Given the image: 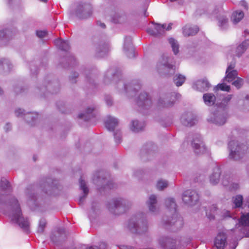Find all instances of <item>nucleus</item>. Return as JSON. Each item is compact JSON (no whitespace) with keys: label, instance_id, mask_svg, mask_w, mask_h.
I'll use <instances>...</instances> for the list:
<instances>
[{"label":"nucleus","instance_id":"f257e3e1","mask_svg":"<svg viewBox=\"0 0 249 249\" xmlns=\"http://www.w3.org/2000/svg\"><path fill=\"white\" fill-rule=\"evenodd\" d=\"M10 192L11 187L9 182L5 178H2L0 181V204L4 205V213L13 223L18 224L23 230L28 231L29 220L23 217L18 200L15 196H7Z\"/></svg>","mask_w":249,"mask_h":249},{"label":"nucleus","instance_id":"f03ea898","mask_svg":"<svg viewBox=\"0 0 249 249\" xmlns=\"http://www.w3.org/2000/svg\"><path fill=\"white\" fill-rule=\"evenodd\" d=\"M175 63V62L172 56L168 54H163L157 64V70L161 75L170 76L175 73L176 71Z\"/></svg>","mask_w":249,"mask_h":249},{"label":"nucleus","instance_id":"7ed1b4c3","mask_svg":"<svg viewBox=\"0 0 249 249\" xmlns=\"http://www.w3.org/2000/svg\"><path fill=\"white\" fill-rule=\"evenodd\" d=\"M228 148L229 158L237 160L242 158L247 152H249V144L248 146L241 145L236 141H231L228 144Z\"/></svg>","mask_w":249,"mask_h":249},{"label":"nucleus","instance_id":"20e7f679","mask_svg":"<svg viewBox=\"0 0 249 249\" xmlns=\"http://www.w3.org/2000/svg\"><path fill=\"white\" fill-rule=\"evenodd\" d=\"M127 228L132 232L140 234L147 231V224L142 217L135 216L128 221Z\"/></svg>","mask_w":249,"mask_h":249},{"label":"nucleus","instance_id":"39448f33","mask_svg":"<svg viewBox=\"0 0 249 249\" xmlns=\"http://www.w3.org/2000/svg\"><path fill=\"white\" fill-rule=\"evenodd\" d=\"M227 117L228 114L225 110L217 107V110L211 113L208 121L216 125H221L226 123Z\"/></svg>","mask_w":249,"mask_h":249},{"label":"nucleus","instance_id":"423d86ee","mask_svg":"<svg viewBox=\"0 0 249 249\" xmlns=\"http://www.w3.org/2000/svg\"><path fill=\"white\" fill-rule=\"evenodd\" d=\"M93 12V7L89 2H80L78 3L76 10V15L80 19L89 18Z\"/></svg>","mask_w":249,"mask_h":249},{"label":"nucleus","instance_id":"0eeeda50","mask_svg":"<svg viewBox=\"0 0 249 249\" xmlns=\"http://www.w3.org/2000/svg\"><path fill=\"white\" fill-rule=\"evenodd\" d=\"M125 201L122 198L113 199L108 204V210L114 214H120L125 210Z\"/></svg>","mask_w":249,"mask_h":249},{"label":"nucleus","instance_id":"6e6552de","mask_svg":"<svg viewBox=\"0 0 249 249\" xmlns=\"http://www.w3.org/2000/svg\"><path fill=\"white\" fill-rule=\"evenodd\" d=\"M67 237V233L63 227H55L50 235L51 241L56 245L64 241Z\"/></svg>","mask_w":249,"mask_h":249},{"label":"nucleus","instance_id":"1a4fd4ad","mask_svg":"<svg viewBox=\"0 0 249 249\" xmlns=\"http://www.w3.org/2000/svg\"><path fill=\"white\" fill-rule=\"evenodd\" d=\"M154 26L153 29L149 28L147 32L151 35L159 36L164 34L165 31H169L172 28V23H169L167 25L166 24H160L152 22Z\"/></svg>","mask_w":249,"mask_h":249},{"label":"nucleus","instance_id":"9d476101","mask_svg":"<svg viewBox=\"0 0 249 249\" xmlns=\"http://www.w3.org/2000/svg\"><path fill=\"white\" fill-rule=\"evenodd\" d=\"M192 145L195 152L197 155L203 154L208 152L207 148L201 140V136L198 134L194 136L192 142Z\"/></svg>","mask_w":249,"mask_h":249},{"label":"nucleus","instance_id":"9b49d317","mask_svg":"<svg viewBox=\"0 0 249 249\" xmlns=\"http://www.w3.org/2000/svg\"><path fill=\"white\" fill-rule=\"evenodd\" d=\"M182 198L186 204L193 206L198 201L199 196L196 191L188 190L183 193Z\"/></svg>","mask_w":249,"mask_h":249},{"label":"nucleus","instance_id":"f8f14e48","mask_svg":"<svg viewBox=\"0 0 249 249\" xmlns=\"http://www.w3.org/2000/svg\"><path fill=\"white\" fill-rule=\"evenodd\" d=\"M138 106L143 109H147L152 105V101L148 94L145 92H141L137 99Z\"/></svg>","mask_w":249,"mask_h":249},{"label":"nucleus","instance_id":"ddd939ff","mask_svg":"<svg viewBox=\"0 0 249 249\" xmlns=\"http://www.w3.org/2000/svg\"><path fill=\"white\" fill-rule=\"evenodd\" d=\"M180 121L183 125L186 126H192L197 121L196 117L192 112H186L183 114Z\"/></svg>","mask_w":249,"mask_h":249},{"label":"nucleus","instance_id":"4468645a","mask_svg":"<svg viewBox=\"0 0 249 249\" xmlns=\"http://www.w3.org/2000/svg\"><path fill=\"white\" fill-rule=\"evenodd\" d=\"M235 62L232 61L228 65L226 71V76L224 77V80L229 82L233 81L237 76L238 72L236 70L234 69Z\"/></svg>","mask_w":249,"mask_h":249},{"label":"nucleus","instance_id":"2eb2a0df","mask_svg":"<svg viewBox=\"0 0 249 249\" xmlns=\"http://www.w3.org/2000/svg\"><path fill=\"white\" fill-rule=\"evenodd\" d=\"M159 243L164 249H175L176 248V240L169 236L160 237Z\"/></svg>","mask_w":249,"mask_h":249},{"label":"nucleus","instance_id":"dca6fc26","mask_svg":"<svg viewBox=\"0 0 249 249\" xmlns=\"http://www.w3.org/2000/svg\"><path fill=\"white\" fill-rule=\"evenodd\" d=\"M221 175L220 167L217 165H215L213 168L212 173L209 177L210 183L213 185L217 184L219 182Z\"/></svg>","mask_w":249,"mask_h":249},{"label":"nucleus","instance_id":"f3484780","mask_svg":"<svg viewBox=\"0 0 249 249\" xmlns=\"http://www.w3.org/2000/svg\"><path fill=\"white\" fill-rule=\"evenodd\" d=\"M124 51L129 58L134 57V53L132 46V38L130 36L125 37L124 44Z\"/></svg>","mask_w":249,"mask_h":249},{"label":"nucleus","instance_id":"a211bd4d","mask_svg":"<svg viewBox=\"0 0 249 249\" xmlns=\"http://www.w3.org/2000/svg\"><path fill=\"white\" fill-rule=\"evenodd\" d=\"M214 247L216 249H224L227 245V236L224 232H219L215 238Z\"/></svg>","mask_w":249,"mask_h":249},{"label":"nucleus","instance_id":"6ab92c4d","mask_svg":"<svg viewBox=\"0 0 249 249\" xmlns=\"http://www.w3.org/2000/svg\"><path fill=\"white\" fill-rule=\"evenodd\" d=\"M119 84H123L124 90L126 93L131 92L132 96L135 95L139 89H140L141 86L138 82H132L128 84H124L123 82H120Z\"/></svg>","mask_w":249,"mask_h":249},{"label":"nucleus","instance_id":"aec40b11","mask_svg":"<svg viewBox=\"0 0 249 249\" xmlns=\"http://www.w3.org/2000/svg\"><path fill=\"white\" fill-rule=\"evenodd\" d=\"M24 110L21 108L17 109L15 110V114L17 116H22V115L25 116V119L28 123L33 125L34 122L36 120L37 117V114L36 113H29L26 114L24 113Z\"/></svg>","mask_w":249,"mask_h":249},{"label":"nucleus","instance_id":"412c9836","mask_svg":"<svg viewBox=\"0 0 249 249\" xmlns=\"http://www.w3.org/2000/svg\"><path fill=\"white\" fill-rule=\"evenodd\" d=\"M211 86V84L206 79H202L196 81L193 87L195 89L203 92L208 90Z\"/></svg>","mask_w":249,"mask_h":249},{"label":"nucleus","instance_id":"4be33fe9","mask_svg":"<svg viewBox=\"0 0 249 249\" xmlns=\"http://www.w3.org/2000/svg\"><path fill=\"white\" fill-rule=\"evenodd\" d=\"M199 28L197 26L186 25L182 28V33L184 36L195 35L198 31Z\"/></svg>","mask_w":249,"mask_h":249},{"label":"nucleus","instance_id":"5701e85b","mask_svg":"<svg viewBox=\"0 0 249 249\" xmlns=\"http://www.w3.org/2000/svg\"><path fill=\"white\" fill-rule=\"evenodd\" d=\"M118 124L117 119L110 116H107L105 121L106 127L109 131L113 130Z\"/></svg>","mask_w":249,"mask_h":249},{"label":"nucleus","instance_id":"b1692460","mask_svg":"<svg viewBox=\"0 0 249 249\" xmlns=\"http://www.w3.org/2000/svg\"><path fill=\"white\" fill-rule=\"evenodd\" d=\"M145 125L144 122L133 120L131 122L130 129L134 132H138L142 130Z\"/></svg>","mask_w":249,"mask_h":249},{"label":"nucleus","instance_id":"393cba45","mask_svg":"<svg viewBox=\"0 0 249 249\" xmlns=\"http://www.w3.org/2000/svg\"><path fill=\"white\" fill-rule=\"evenodd\" d=\"M94 109V107H88L86 108V110L84 113H80L78 117L79 119H84L87 121L90 119V118L93 117V111Z\"/></svg>","mask_w":249,"mask_h":249},{"label":"nucleus","instance_id":"a878e982","mask_svg":"<svg viewBox=\"0 0 249 249\" xmlns=\"http://www.w3.org/2000/svg\"><path fill=\"white\" fill-rule=\"evenodd\" d=\"M239 98L238 105L243 106L242 109H249V94L242 95Z\"/></svg>","mask_w":249,"mask_h":249},{"label":"nucleus","instance_id":"bb28decb","mask_svg":"<svg viewBox=\"0 0 249 249\" xmlns=\"http://www.w3.org/2000/svg\"><path fill=\"white\" fill-rule=\"evenodd\" d=\"M174 100H169L167 97L160 98L158 102V106L160 107H169L174 104Z\"/></svg>","mask_w":249,"mask_h":249},{"label":"nucleus","instance_id":"cd10ccee","mask_svg":"<svg viewBox=\"0 0 249 249\" xmlns=\"http://www.w3.org/2000/svg\"><path fill=\"white\" fill-rule=\"evenodd\" d=\"M203 98L205 104L209 106L214 105L216 100L215 96L213 93H210L204 94Z\"/></svg>","mask_w":249,"mask_h":249},{"label":"nucleus","instance_id":"c85d7f7f","mask_svg":"<svg viewBox=\"0 0 249 249\" xmlns=\"http://www.w3.org/2000/svg\"><path fill=\"white\" fill-rule=\"evenodd\" d=\"M157 204V197L154 195H151L148 201H147V205L148 207L149 210L151 212H154L156 210V205Z\"/></svg>","mask_w":249,"mask_h":249},{"label":"nucleus","instance_id":"c756f323","mask_svg":"<svg viewBox=\"0 0 249 249\" xmlns=\"http://www.w3.org/2000/svg\"><path fill=\"white\" fill-rule=\"evenodd\" d=\"M54 43L61 50L67 51L70 49L69 43L67 40L58 39L54 41Z\"/></svg>","mask_w":249,"mask_h":249},{"label":"nucleus","instance_id":"7c9ffc66","mask_svg":"<svg viewBox=\"0 0 249 249\" xmlns=\"http://www.w3.org/2000/svg\"><path fill=\"white\" fill-rule=\"evenodd\" d=\"M12 69V66L8 59L3 58L0 60V71L8 72Z\"/></svg>","mask_w":249,"mask_h":249},{"label":"nucleus","instance_id":"2f4dec72","mask_svg":"<svg viewBox=\"0 0 249 249\" xmlns=\"http://www.w3.org/2000/svg\"><path fill=\"white\" fill-rule=\"evenodd\" d=\"M218 26L222 30L226 29L228 25V18L226 16L220 15L217 18Z\"/></svg>","mask_w":249,"mask_h":249},{"label":"nucleus","instance_id":"473e14b6","mask_svg":"<svg viewBox=\"0 0 249 249\" xmlns=\"http://www.w3.org/2000/svg\"><path fill=\"white\" fill-rule=\"evenodd\" d=\"M183 224V223L182 217L178 216L177 214H174L171 222V224L178 229L182 226Z\"/></svg>","mask_w":249,"mask_h":249},{"label":"nucleus","instance_id":"72a5a7b5","mask_svg":"<svg viewBox=\"0 0 249 249\" xmlns=\"http://www.w3.org/2000/svg\"><path fill=\"white\" fill-rule=\"evenodd\" d=\"M79 183L80 188L83 191L84 194V195L83 196H81L79 198V203H82L83 202L86 196L88 195L89 193V189L86 186L85 181L84 180H83L81 178H80Z\"/></svg>","mask_w":249,"mask_h":249},{"label":"nucleus","instance_id":"f704fd0d","mask_svg":"<svg viewBox=\"0 0 249 249\" xmlns=\"http://www.w3.org/2000/svg\"><path fill=\"white\" fill-rule=\"evenodd\" d=\"M249 45V40H247L240 44L236 49V55L240 56L247 49Z\"/></svg>","mask_w":249,"mask_h":249},{"label":"nucleus","instance_id":"c9c22d12","mask_svg":"<svg viewBox=\"0 0 249 249\" xmlns=\"http://www.w3.org/2000/svg\"><path fill=\"white\" fill-rule=\"evenodd\" d=\"M166 207L172 213H175L177 209V205L175 200L172 198H168L165 200Z\"/></svg>","mask_w":249,"mask_h":249},{"label":"nucleus","instance_id":"e433bc0d","mask_svg":"<svg viewBox=\"0 0 249 249\" xmlns=\"http://www.w3.org/2000/svg\"><path fill=\"white\" fill-rule=\"evenodd\" d=\"M221 179L223 185L226 187H228L233 180L230 174L225 173L222 174Z\"/></svg>","mask_w":249,"mask_h":249},{"label":"nucleus","instance_id":"4c0bfd02","mask_svg":"<svg viewBox=\"0 0 249 249\" xmlns=\"http://www.w3.org/2000/svg\"><path fill=\"white\" fill-rule=\"evenodd\" d=\"M103 175V171H98L94 175L93 178V182L94 184H97L98 186L100 185V183L102 184L105 182L104 178H101L100 176Z\"/></svg>","mask_w":249,"mask_h":249},{"label":"nucleus","instance_id":"58836bf2","mask_svg":"<svg viewBox=\"0 0 249 249\" xmlns=\"http://www.w3.org/2000/svg\"><path fill=\"white\" fill-rule=\"evenodd\" d=\"M244 14L241 11H237L232 13L231 19L233 23L236 24L239 22L244 17Z\"/></svg>","mask_w":249,"mask_h":249},{"label":"nucleus","instance_id":"ea45409f","mask_svg":"<svg viewBox=\"0 0 249 249\" xmlns=\"http://www.w3.org/2000/svg\"><path fill=\"white\" fill-rule=\"evenodd\" d=\"M185 79V76L180 74H176L173 78L174 82L178 87L181 86L184 82Z\"/></svg>","mask_w":249,"mask_h":249},{"label":"nucleus","instance_id":"a19ab883","mask_svg":"<svg viewBox=\"0 0 249 249\" xmlns=\"http://www.w3.org/2000/svg\"><path fill=\"white\" fill-rule=\"evenodd\" d=\"M109 44L108 43H103L99 45L98 47L97 48V51L99 53V55L103 56V55L100 54L103 53L104 54L106 53L109 50Z\"/></svg>","mask_w":249,"mask_h":249},{"label":"nucleus","instance_id":"79ce46f5","mask_svg":"<svg viewBox=\"0 0 249 249\" xmlns=\"http://www.w3.org/2000/svg\"><path fill=\"white\" fill-rule=\"evenodd\" d=\"M234 208H240L243 204V197L242 195H238L232 197Z\"/></svg>","mask_w":249,"mask_h":249},{"label":"nucleus","instance_id":"37998d69","mask_svg":"<svg viewBox=\"0 0 249 249\" xmlns=\"http://www.w3.org/2000/svg\"><path fill=\"white\" fill-rule=\"evenodd\" d=\"M119 75L120 73L118 71L114 72L113 70L110 69L107 71L105 75V82L107 83V79H109L110 78H112L114 80H115L116 77H118L119 76Z\"/></svg>","mask_w":249,"mask_h":249},{"label":"nucleus","instance_id":"c03bdc74","mask_svg":"<svg viewBox=\"0 0 249 249\" xmlns=\"http://www.w3.org/2000/svg\"><path fill=\"white\" fill-rule=\"evenodd\" d=\"M47 225V222L45 218H41L38 224V227L37 228V232L39 234H42L43 233L45 228H46Z\"/></svg>","mask_w":249,"mask_h":249},{"label":"nucleus","instance_id":"a18cd8bd","mask_svg":"<svg viewBox=\"0 0 249 249\" xmlns=\"http://www.w3.org/2000/svg\"><path fill=\"white\" fill-rule=\"evenodd\" d=\"M232 98V95H228L222 98V101L217 106L218 108L224 109Z\"/></svg>","mask_w":249,"mask_h":249},{"label":"nucleus","instance_id":"49530a36","mask_svg":"<svg viewBox=\"0 0 249 249\" xmlns=\"http://www.w3.org/2000/svg\"><path fill=\"white\" fill-rule=\"evenodd\" d=\"M169 42L174 54H177L179 52V45L178 41L173 38H170L169 39Z\"/></svg>","mask_w":249,"mask_h":249},{"label":"nucleus","instance_id":"de8ad7c7","mask_svg":"<svg viewBox=\"0 0 249 249\" xmlns=\"http://www.w3.org/2000/svg\"><path fill=\"white\" fill-rule=\"evenodd\" d=\"M219 89L222 91H229L230 90V87L224 83L218 84L214 88L213 90L215 92H216Z\"/></svg>","mask_w":249,"mask_h":249},{"label":"nucleus","instance_id":"09e8293b","mask_svg":"<svg viewBox=\"0 0 249 249\" xmlns=\"http://www.w3.org/2000/svg\"><path fill=\"white\" fill-rule=\"evenodd\" d=\"M239 222L243 226H249V213L246 215H243Z\"/></svg>","mask_w":249,"mask_h":249},{"label":"nucleus","instance_id":"8fccbe9b","mask_svg":"<svg viewBox=\"0 0 249 249\" xmlns=\"http://www.w3.org/2000/svg\"><path fill=\"white\" fill-rule=\"evenodd\" d=\"M168 186V182L166 180L160 179L158 180L157 184V187L158 189L162 190L166 188Z\"/></svg>","mask_w":249,"mask_h":249},{"label":"nucleus","instance_id":"3c124183","mask_svg":"<svg viewBox=\"0 0 249 249\" xmlns=\"http://www.w3.org/2000/svg\"><path fill=\"white\" fill-rule=\"evenodd\" d=\"M216 207L215 205H213L211 207V209L210 210V213L208 212V210H206V215L210 219H213L214 217V213L215 211H216Z\"/></svg>","mask_w":249,"mask_h":249},{"label":"nucleus","instance_id":"603ef678","mask_svg":"<svg viewBox=\"0 0 249 249\" xmlns=\"http://www.w3.org/2000/svg\"><path fill=\"white\" fill-rule=\"evenodd\" d=\"M243 79L240 77H237L236 80L234 81L232 84L237 89L241 88L243 84Z\"/></svg>","mask_w":249,"mask_h":249},{"label":"nucleus","instance_id":"864d4df0","mask_svg":"<svg viewBox=\"0 0 249 249\" xmlns=\"http://www.w3.org/2000/svg\"><path fill=\"white\" fill-rule=\"evenodd\" d=\"M12 32L9 30H5L0 31V39H3V38H7L9 36H11Z\"/></svg>","mask_w":249,"mask_h":249},{"label":"nucleus","instance_id":"5fc2aeb1","mask_svg":"<svg viewBox=\"0 0 249 249\" xmlns=\"http://www.w3.org/2000/svg\"><path fill=\"white\" fill-rule=\"evenodd\" d=\"M107 247V245L105 243H101L99 246H90L87 247L85 249H105Z\"/></svg>","mask_w":249,"mask_h":249},{"label":"nucleus","instance_id":"6e6d98bb","mask_svg":"<svg viewBox=\"0 0 249 249\" xmlns=\"http://www.w3.org/2000/svg\"><path fill=\"white\" fill-rule=\"evenodd\" d=\"M228 187L231 190H236L239 188V186L238 183L232 181Z\"/></svg>","mask_w":249,"mask_h":249},{"label":"nucleus","instance_id":"4d7b16f0","mask_svg":"<svg viewBox=\"0 0 249 249\" xmlns=\"http://www.w3.org/2000/svg\"><path fill=\"white\" fill-rule=\"evenodd\" d=\"M115 142L117 143H120L121 142V135L119 132H116L114 134Z\"/></svg>","mask_w":249,"mask_h":249},{"label":"nucleus","instance_id":"13d9d810","mask_svg":"<svg viewBox=\"0 0 249 249\" xmlns=\"http://www.w3.org/2000/svg\"><path fill=\"white\" fill-rule=\"evenodd\" d=\"M36 36L39 38H43L46 36L47 32L45 31H37L36 32Z\"/></svg>","mask_w":249,"mask_h":249},{"label":"nucleus","instance_id":"bf43d9fd","mask_svg":"<svg viewBox=\"0 0 249 249\" xmlns=\"http://www.w3.org/2000/svg\"><path fill=\"white\" fill-rule=\"evenodd\" d=\"M114 186V183L112 181H108L105 186L104 187L105 189H112Z\"/></svg>","mask_w":249,"mask_h":249},{"label":"nucleus","instance_id":"052dcab7","mask_svg":"<svg viewBox=\"0 0 249 249\" xmlns=\"http://www.w3.org/2000/svg\"><path fill=\"white\" fill-rule=\"evenodd\" d=\"M28 196H29V204H30V202H31L32 200L33 201H35V197H36V196H35V194H28Z\"/></svg>","mask_w":249,"mask_h":249},{"label":"nucleus","instance_id":"680f3d73","mask_svg":"<svg viewBox=\"0 0 249 249\" xmlns=\"http://www.w3.org/2000/svg\"><path fill=\"white\" fill-rule=\"evenodd\" d=\"M52 88V84H49L48 86L45 87H43L41 89V90L43 91L44 89H47V90H49V92H51L52 93H56V92H54V91H52L51 90V89Z\"/></svg>","mask_w":249,"mask_h":249},{"label":"nucleus","instance_id":"e2e57ef3","mask_svg":"<svg viewBox=\"0 0 249 249\" xmlns=\"http://www.w3.org/2000/svg\"><path fill=\"white\" fill-rule=\"evenodd\" d=\"M238 245V243L236 241H234L231 245H230V248L231 249H235L236 247Z\"/></svg>","mask_w":249,"mask_h":249},{"label":"nucleus","instance_id":"0e129e2a","mask_svg":"<svg viewBox=\"0 0 249 249\" xmlns=\"http://www.w3.org/2000/svg\"><path fill=\"white\" fill-rule=\"evenodd\" d=\"M106 103L107 105V106H111L112 104V99L110 97H107L106 99Z\"/></svg>","mask_w":249,"mask_h":249},{"label":"nucleus","instance_id":"69168bd1","mask_svg":"<svg viewBox=\"0 0 249 249\" xmlns=\"http://www.w3.org/2000/svg\"><path fill=\"white\" fill-rule=\"evenodd\" d=\"M78 74L76 72H74L71 76L70 79L72 82H75L74 79L78 77Z\"/></svg>","mask_w":249,"mask_h":249},{"label":"nucleus","instance_id":"338daca9","mask_svg":"<svg viewBox=\"0 0 249 249\" xmlns=\"http://www.w3.org/2000/svg\"><path fill=\"white\" fill-rule=\"evenodd\" d=\"M11 127V125L9 123H7L6 124L5 126H4V129L5 130V131H8L9 130V129H10Z\"/></svg>","mask_w":249,"mask_h":249},{"label":"nucleus","instance_id":"774afa93","mask_svg":"<svg viewBox=\"0 0 249 249\" xmlns=\"http://www.w3.org/2000/svg\"><path fill=\"white\" fill-rule=\"evenodd\" d=\"M240 3H241V5L244 7L245 9H248V5H247V4L246 3V1H241L240 2Z\"/></svg>","mask_w":249,"mask_h":249}]
</instances>
